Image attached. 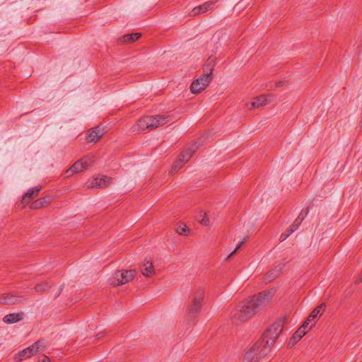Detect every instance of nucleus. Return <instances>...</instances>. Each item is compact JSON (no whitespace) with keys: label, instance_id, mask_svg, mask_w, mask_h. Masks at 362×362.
<instances>
[{"label":"nucleus","instance_id":"c85d7f7f","mask_svg":"<svg viewBox=\"0 0 362 362\" xmlns=\"http://www.w3.org/2000/svg\"><path fill=\"white\" fill-rule=\"evenodd\" d=\"M38 362H50V359L46 356H42L38 358Z\"/></svg>","mask_w":362,"mask_h":362},{"label":"nucleus","instance_id":"20e7f679","mask_svg":"<svg viewBox=\"0 0 362 362\" xmlns=\"http://www.w3.org/2000/svg\"><path fill=\"white\" fill-rule=\"evenodd\" d=\"M213 70V67L209 64H206L204 74L191 84L190 89L192 93L197 94L209 86L211 81Z\"/></svg>","mask_w":362,"mask_h":362},{"label":"nucleus","instance_id":"7c9ffc66","mask_svg":"<svg viewBox=\"0 0 362 362\" xmlns=\"http://www.w3.org/2000/svg\"><path fill=\"white\" fill-rule=\"evenodd\" d=\"M291 234H289V232L288 233H282L280 236V240L284 241Z\"/></svg>","mask_w":362,"mask_h":362},{"label":"nucleus","instance_id":"aec40b11","mask_svg":"<svg viewBox=\"0 0 362 362\" xmlns=\"http://www.w3.org/2000/svg\"><path fill=\"white\" fill-rule=\"evenodd\" d=\"M33 355L29 347H28L22 351H20L18 353V354L15 357V361L20 362L25 358L31 357Z\"/></svg>","mask_w":362,"mask_h":362},{"label":"nucleus","instance_id":"473e14b6","mask_svg":"<svg viewBox=\"0 0 362 362\" xmlns=\"http://www.w3.org/2000/svg\"><path fill=\"white\" fill-rule=\"evenodd\" d=\"M308 212H305V214H303V212H300V214H299V216H298L297 218H299L300 217L303 218V220L305 218V217L306 216Z\"/></svg>","mask_w":362,"mask_h":362},{"label":"nucleus","instance_id":"b1692460","mask_svg":"<svg viewBox=\"0 0 362 362\" xmlns=\"http://www.w3.org/2000/svg\"><path fill=\"white\" fill-rule=\"evenodd\" d=\"M303 221V218L300 217L299 218H296L295 221L293 223V224L290 226L289 228V234H292L293 232H295L300 225L301 224Z\"/></svg>","mask_w":362,"mask_h":362},{"label":"nucleus","instance_id":"39448f33","mask_svg":"<svg viewBox=\"0 0 362 362\" xmlns=\"http://www.w3.org/2000/svg\"><path fill=\"white\" fill-rule=\"evenodd\" d=\"M204 297V291L202 288L197 289L194 293L192 304L188 308V320H193L197 314L201 310L202 300Z\"/></svg>","mask_w":362,"mask_h":362},{"label":"nucleus","instance_id":"a211bd4d","mask_svg":"<svg viewBox=\"0 0 362 362\" xmlns=\"http://www.w3.org/2000/svg\"><path fill=\"white\" fill-rule=\"evenodd\" d=\"M325 307V303H322L315 308L311 314L308 316V321L315 320L319 315H321L323 313L324 309Z\"/></svg>","mask_w":362,"mask_h":362},{"label":"nucleus","instance_id":"6e6552de","mask_svg":"<svg viewBox=\"0 0 362 362\" xmlns=\"http://www.w3.org/2000/svg\"><path fill=\"white\" fill-rule=\"evenodd\" d=\"M95 161L93 155H88L75 162L72 166L66 171V177H70L74 173L82 172L88 168Z\"/></svg>","mask_w":362,"mask_h":362},{"label":"nucleus","instance_id":"7ed1b4c3","mask_svg":"<svg viewBox=\"0 0 362 362\" xmlns=\"http://www.w3.org/2000/svg\"><path fill=\"white\" fill-rule=\"evenodd\" d=\"M170 115H156L155 116H145L141 118L136 124L132 127L133 132L149 130L164 125L170 122Z\"/></svg>","mask_w":362,"mask_h":362},{"label":"nucleus","instance_id":"393cba45","mask_svg":"<svg viewBox=\"0 0 362 362\" xmlns=\"http://www.w3.org/2000/svg\"><path fill=\"white\" fill-rule=\"evenodd\" d=\"M49 287H50V286L49 285V284L47 282H43V283L37 284L35 286V291L37 293H41V292H43L46 290H47Z\"/></svg>","mask_w":362,"mask_h":362},{"label":"nucleus","instance_id":"412c9836","mask_svg":"<svg viewBox=\"0 0 362 362\" xmlns=\"http://www.w3.org/2000/svg\"><path fill=\"white\" fill-rule=\"evenodd\" d=\"M50 199H51L50 197H45L42 199H37L31 204L30 208L33 209H37L41 207H43L46 204L49 203Z\"/></svg>","mask_w":362,"mask_h":362},{"label":"nucleus","instance_id":"cd10ccee","mask_svg":"<svg viewBox=\"0 0 362 362\" xmlns=\"http://www.w3.org/2000/svg\"><path fill=\"white\" fill-rule=\"evenodd\" d=\"M202 216V219L199 221L200 223L203 226H208L209 223V219L206 217V215L204 214V215H200Z\"/></svg>","mask_w":362,"mask_h":362},{"label":"nucleus","instance_id":"f3484780","mask_svg":"<svg viewBox=\"0 0 362 362\" xmlns=\"http://www.w3.org/2000/svg\"><path fill=\"white\" fill-rule=\"evenodd\" d=\"M22 319V315L20 313H11L6 315L3 318V321L7 324H12L20 321Z\"/></svg>","mask_w":362,"mask_h":362},{"label":"nucleus","instance_id":"9d476101","mask_svg":"<svg viewBox=\"0 0 362 362\" xmlns=\"http://www.w3.org/2000/svg\"><path fill=\"white\" fill-rule=\"evenodd\" d=\"M215 2L214 1H206L204 4L194 7L189 13L190 16H196L202 14L206 11L214 10Z\"/></svg>","mask_w":362,"mask_h":362},{"label":"nucleus","instance_id":"ddd939ff","mask_svg":"<svg viewBox=\"0 0 362 362\" xmlns=\"http://www.w3.org/2000/svg\"><path fill=\"white\" fill-rule=\"evenodd\" d=\"M104 134V130L99 127H96L88 133L87 139L89 142H96Z\"/></svg>","mask_w":362,"mask_h":362},{"label":"nucleus","instance_id":"0eeeda50","mask_svg":"<svg viewBox=\"0 0 362 362\" xmlns=\"http://www.w3.org/2000/svg\"><path fill=\"white\" fill-rule=\"evenodd\" d=\"M199 145L197 143L194 144L189 148L186 149L184 152H182L178 160H177L172 165L171 170L170 171V175H173L176 172H177L192 157V154L197 151Z\"/></svg>","mask_w":362,"mask_h":362},{"label":"nucleus","instance_id":"1a4fd4ad","mask_svg":"<svg viewBox=\"0 0 362 362\" xmlns=\"http://www.w3.org/2000/svg\"><path fill=\"white\" fill-rule=\"evenodd\" d=\"M24 300V298L16 293H6L0 296V303L5 305H14Z\"/></svg>","mask_w":362,"mask_h":362},{"label":"nucleus","instance_id":"9b49d317","mask_svg":"<svg viewBox=\"0 0 362 362\" xmlns=\"http://www.w3.org/2000/svg\"><path fill=\"white\" fill-rule=\"evenodd\" d=\"M111 182V178L102 175L95 177L88 185V187L104 188Z\"/></svg>","mask_w":362,"mask_h":362},{"label":"nucleus","instance_id":"423d86ee","mask_svg":"<svg viewBox=\"0 0 362 362\" xmlns=\"http://www.w3.org/2000/svg\"><path fill=\"white\" fill-rule=\"evenodd\" d=\"M136 275V271L119 270L114 273L112 277L110 279V284L113 286L123 285L131 281Z\"/></svg>","mask_w":362,"mask_h":362},{"label":"nucleus","instance_id":"bb28decb","mask_svg":"<svg viewBox=\"0 0 362 362\" xmlns=\"http://www.w3.org/2000/svg\"><path fill=\"white\" fill-rule=\"evenodd\" d=\"M245 242V240L240 242L236 248L228 256L227 259L230 258L243 245Z\"/></svg>","mask_w":362,"mask_h":362},{"label":"nucleus","instance_id":"f8f14e48","mask_svg":"<svg viewBox=\"0 0 362 362\" xmlns=\"http://www.w3.org/2000/svg\"><path fill=\"white\" fill-rule=\"evenodd\" d=\"M47 346V343L43 339H40L29 346V349H30L33 355H35L38 353L44 351Z\"/></svg>","mask_w":362,"mask_h":362},{"label":"nucleus","instance_id":"dca6fc26","mask_svg":"<svg viewBox=\"0 0 362 362\" xmlns=\"http://www.w3.org/2000/svg\"><path fill=\"white\" fill-rule=\"evenodd\" d=\"M267 100L264 95H260L255 98L253 101L250 103V106L248 107L249 110L257 108L267 104Z\"/></svg>","mask_w":362,"mask_h":362},{"label":"nucleus","instance_id":"2eb2a0df","mask_svg":"<svg viewBox=\"0 0 362 362\" xmlns=\"http://www.w3.org/2000/svg\"><path fill=\"white\" fill-rule=\"evenodd\" d=\"M306 333L303 328H298V329L293 334L289 340L288 345L292 346L295 345Z\"/></svg>","mask_w":362,"mask_h":362},{"label":"nucleus","instance_id":"72a5a7b5","mask_svg":"<svg viewBox=\"0 0 362 362\" xmlns=\"http://www.w3.org/2000/svg\"><path fill=\"white\" fill-rule=\"evenodd\" d=\"M104 335H105V332H100V333H98V334L96 335V337H97L98 339H101V338H103V337H104Z\"/></svg>","mask_w":362,"mask_h":362},{"label":"nucleus","instance_id":"2f4dec72","mask_svg":"<svg viewBox=\"0 0 362 362\" xmlns=\"http://www.w3.org/2000/svg\"><path fill=\"white\" fill-rule=\"evenodd\" d=\"M284 84H285L284 81H279L275 83V86L279 87V86H284Z\"/></svg>","mask_w":362,"mask_h":362},{"label":"nucleus","instance_id":"f704fd0d","mask_svg":"<svg viewBox=\"0 0 362 362\" xmlns=\"http://www.w3.org/2000/svg\"><path fill=\"white\" fill-rule=\"evenodd\" d=\"M62 290V288H61V289L59 290V292L57 293V296H58L61 293Z\"/></svg>","mask_w":362,"mask_h":362},{"label":"nucleus","instance_id":"a878e982","mask_svg":"<svg viewBox=\"0 0 362 362\" xmlns=\"http://www.w3.org/2000/svg\"><path fill=\"white\" fill-rule=\"evenodd\" d=\"M189 230V228H188L187 226H186L185 224H181L176 229V231L180 234V235H186L187 234V232Z\"/></svg>","mask_w":362,"mask_h":362},{"label":"nucleus","instance_id":"5701e85b","mask_svg":"<svg viewBox=\"0 0 362 362\" xmlns=\"http://www.w3.org/2000/svg\"><path fill=\"white\" fill-rule=\"evenodd\" d=\"M141 37V34L136 33L132 34H127L122 37L124 42H134Z\"/></svg>","mask_w":362,"mask_h":362},{"label":"nucleus","instance_id":"f257e3e1","mask_svg":"<svg viewBox=\"0 0 362 362\" xmlns=\"http://www.w3.org/2000/svg\"><path fill=\"white\" fill-rule=\"evenodd\" d=\"M273 297V293L266 291L243 300L231 313V319L235 324L243 323L252 317L264 307Z\"/></svg>","mask_w":362,"mask_h":362},{"label":"nucleus","instance_id":"c756f323","mask_svg":"<svg viewBox=\"0 0 362 362\" xmlns=\"http://www.w3.org/2000/svg\"><path fill=\"white\" fill-rule=\"evenodd\" d=\"M310 322L311 321H308V317L307 320L304 322V323L300 328H303L304 331H305V329L308 327Z\"/></svg>","mask_w":362,"mask_h":362},{"label":"nucleus","instance_id":"4468645a","mask_svg":"<svg viewBox=\"0 0 362 362\" xmlns=\"http://www.w3.org/2000/svg\"><path fill=\"white\" fill-rule=\"evenodd\" d=\"M40 188L36 187V188H31L28 189V191L25 193L24 195L23 199H22V204H27L29 201L33 199V197H36L40 192Z\"/></svg>","mask_w":362,"mask_h":362},{"label":"nucleus","instance_id":"6ab92c4d","mask_svg":"<svg viewBox=\"0 0 362 362\" xmlns=\"http://www.w3.org/2000/svg\"><path fill=\"white\" fill-rule=\"evenodd\" d=\"M141 271L145 276H151L154 272V268L152 262H146L144 263L141 267Z\"/></svg>","mask_w":362,"mask_h":362},{"label":"nucleus","instance_id":"4be33fe9","mask_svg":"<svg viewBox=\"0 0 362 362\" xmlns=\"http://www.w3.org/2000/svg\"><path fill=\"white\" fill-rule=\"evenodd\" d=\"M283 268V266L281 264L278 265L275 267V269L267 274V280L269 281H273L275 278H276L279 274H280L281 269Z\"/></svg>","mask_w":362,"mask_h":362},{"label":"nucleus","instance_id":"f03ea898","mask_svg":"<svg viewBox=\"0 0 362 362\" xmlns=\"http://www.w3.org/2000/svg\"><path fill=\"white\" fill-rule=\"evenodd\" d=\"M284 322L278 320L273 323L263 334L261 340L257 341L245 354V359L248 361L255 359L259 360L266 356L270 347L274 344L280 333L283 330Z\"/></svg>","mask_w":362,"mask_h":362}]
</instances>
